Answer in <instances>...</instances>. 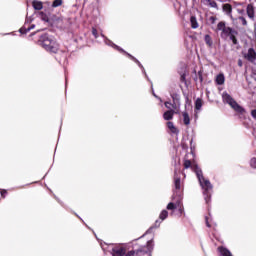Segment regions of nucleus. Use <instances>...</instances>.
<instances>
[{"label":"nucleus","instance_id":"36","mask_svg":"<svg viewBox=\"0 0 256 256\" xmlns=\"http://www.w3.org/2000/svg\"><path fill=\"white\" fill-rule=\"evenodd\" d=\"M101 247H102L103 251H107V247H105V246H101Z\"/></svg>","mask_w":256,"mask_h":256},{"label":"nucleus","instance_id":"28","mask_svg":"<svg viewBox=\"0 0 256 256\" xmlns=\"http://www.w3.org/2000/svg\"><path fill=\"white\" fill-rule=\"evenodd\" d=\"M128 56H129L130 59H133V61H135L136 63H138L139 67H143V66L141 65V63H140L135 57L131 56V54H128Z\"/></svg>","mask_w":256,"mask_h":256},{"label":"nucleus","instance_id":"21","mask_svg":"<svg viewBox=\"0 0 256 256\" xmlns=\"http://www.w3.org/2000/svg\"><path fill=\"white\" fill-rule=\"evenodd\" d=\"M166 109H169V111L173 110V109H177V105H173L170 102H165L164 103Z\"/></svg>","mask_w":256,"mask_h":256},{"label":"nucleus","instance_id":"32","mask_svg":"<svg viewBox=\"0 0 256 256\" xmlns=\"http://www.w3.org/2000/svg\"><path fill=\"white\" fill-rule=\"evenodd\" d=\"M251 115L254 119H256V109L251 111Z\"/></svg>","mask_w":256,"mask_h":256},{"label":"nucleus","instance_id":"5","mask_svg":"<svg viewBox=\"0 0 256 256\" xmlns=\"http://www.w3.org/2000/svg\"><path fill=\"white\" fill-rule=\"evenodd\" d=\"M112 256H123L129 251V246H109Z\"/></svg>","mask_w":256,"mask_h":256},{"label":"nucleus","instance_id":"22","mask_svg":"<svg viewBox=\"0 0 256 256\" xmlns=\"http://www.w3.org/2000/svg\"><path fill=\"white\" fill-rule=\"evenodd\" d=\"M169 215V212H167V210H163L161 213H160V219L161 221H165V218L168 217Z\"/></svg>","mask_w":256,"mask_h":256},{"label":"nucleus","instance_id":"38","mask_svg":"<svg viewBox=\"0 0 256 256\" xmlns=\"http://www.w3.org/2000/svg\"><path fill=\"white\" fill-rule=\"evenodd\" d=\"M154 97H157V95H156V94H154Z\"/></svg>","mask_w":256,"mask_h":256},{"label":"nucleus","instance_id":"14","mask_svg":"<svg viewBox=\"0 0 256 256\" xmlns=\"http://www.w3.org/2000/svg\"><path fill=\"white\" fill-rule=\"evenodd\" d=\"M32 5H33L34 9H36V11H41V9H43V2H41V1L35 0L32 2Z\"/></svg>","mask_w":256,"mask_h":256},{"label":"nucleus","instance_id":"17","mask_svg":"<svg viewBox=\"0 0 256 256\" xmlns=\"http://www.w3.org/2000/svg\"><path fill=\"white\" fill-rule=\"evenodd\" d=\"M217 85H223L225 83V75L219 74L216 76Z\"/></svg>","mask_w":256,"mask_h":256},{"label":"nucleus","instance_id":"8","mask_svg":"<svg viewBox=\"0 0 256 256\" xmlns=\"http://www.w3.org/2000/svg\"><path fill=\"white\" fill-rule=\"evenodd\" d=\"M181 207H182L181 200H178L176 203L170 202L167 205L168 211H173L175 209H179L180 213L182 211Z\"/></svg>","mask_w":256,"mask_h":256},{"label":"nucleus","instance_id":"3","mask_svg":"<svg viewBox=\"0 0 256 256\" xmlns=\"http://www.w3.org/2000/svg\"><path fill=\"white\" fill-rule=\"evenodd\" d=\"M222 98L224 103H228V105H230V107H232V109H234V111H237L238 113H243L245 110L243 109V107H241L239 104H237V102H235L233 100V98L231 97V95H229L227 92H224L222 94Z\"/></svg>","mask_w":256,"mask_h":256},{"label":"nucleus","instance_id":"2","mask_svg":"<svg viewBox=\"0 0 256 256\" xmlns=\"http://www.w3.org/2000/svg\"><path fill=\"white\" fill-rule=\"evenodd\" d=\"M39 43L43 49L49 51V53H57L59 51V44L53 37H49L47 34L42 35L39 39Z\"/></svg>","mask_w":256,"mask_h":256},{"label":"nucleus","instance_id":"20","mask_svg":"<svg viewBox=\"0 0 256 256\" xmlns=\"http://www.w3.org/2000/svg\"><path fill=\"white\" fill-rule=\"evenodd\" d=\"M201 107H203V101L198 98L195 102V109H197V111H199L201 109Z\"/></svg>","mask_w":256,"mask_h":256},{"label":"nucleus","instance_id":"34","mask_svg":"<svg viewBox=\"0 0 256 256\" xmlns=\"http://www.w3.org/2000/svg\"><path fill=\"white\" fill-rule=\"evenodd\" d=\"M206 225L207 227H211V224L209 223V217H206Z\"/></svg>","mask_w":256,"mask_h":256},{"label":"nucleus","instance_id":"6","mask_svg":"<svg viewBox=\"0 0 256 256\" xmlns=\"http://www.w3.org/2000/svg\"><path fill=\"white\" fill-rule=\"evenodd\" d=\"M174 183H175V189H176V191L174 192V195H178L181 199V193L179 192L181 191V178L177 177V172H175Z\"/></svg>","mask_w":256,"mask_h":256},{"label":"nucleus","instance_id":"29","mask_svg":"<svg viewBox=\"0 0 256 256\" xmlns=\"http://www.w3.org/2000/svg\"><path fill=\"white\" fill-rule=\"evenodd\" d=\"M205 41H206L207 45H211V36L206 35L205 36Z\"/></svg>","mask_w":256,"mask_h":256},{"label":"nucleus","instance_id":"26","mask_svg":"<svg viewBox=\"0 0 256 256\" xmlns=\"http://www.w3.org/2000/svg\"><path fill=\"white\" fill-rule=\"evenodd\" d=\"M238 20L240 21V23H241L242 25L247 26V19H245V17L240 16V17L238 18Z\"/></svg>","mask_w":256,"mask_h":256},{"label":"nucleus","instance_id":"23","mask_svg":"<svg viewBox=\"0 0 256 256\" xmlns=\"http://www.w3.org/2000/svg\"><path fill=\"white\" fill-rule=\"evenodd\" d=\"M39 17L40 19H42V21H45L47 23V21H49V17L47 16V14L40 12L39 13Z\"/></svg>","mask_w":256,"mask_h":256},{"label":"nucleus","instance_id":"4","mask_svg":"<svg viewBox=\"0 0 256 256\" xmlns=\"http://www.w3.org/2000/svg\"><path fill=\"white\" fill-rule=\"evenodd\" d=\"M153 249V240H150L147 242V246L142 247L138 250H132L129 251L127 254H125L124 256H135V255H145V253H149L151 252V250Z\"/></svg>","mask_w":256,"mask_h":256},{"label":"nucleus","instance_id":"9","mask_svg":"<svg viewBox=\"0 0 256 256\" xmlns=\"http://www.w3.org/2000/svg\"><path fill=\"white\" fill-rule=\"evenodd\" d=\"M246 13L252 21L255 19V7L253 4H248L246 7Z\"/></svg>","mask_w":256,"mask_h":256},{"label":"nucleus","instance_id":"18","mask_svg":"<svg viewBox=\"0 0 256 256\" xmlns=\"http://www.w3.org/2000/svg\"><path fill=\"white\" fill-rule=\"evenodd\" d=\"M184 125H190L191 119L189 118V114L187 112L182 113Z\"/></svg>","mask_w":256,"mask_h":256},{"label":"nucleus","instance_id":"15","mask_svg":"<svg viewBox=\"0 0 256 256\" xmlns=\"http://www.w3.org/2000/svg\"><path fill=\"white\" fill-rule=\"evenodd\" d=\"M190 23L192 29H198L199 28V22H197V18L195 16H191Z\"/></svg>","mask_w":256,"mask_h":256},{"label":"nucleus","instance_id":"13","mask_svg":"<svg viewBox=\"0 0 256 256\" xmlns=\"http://www.w3.org/2000/svg\"><path fill=\"white\" fill-rule=\"evenodd\" d=\"M31 29H35V25L29 26V24H25L22 28H20V33L22 34L29 33Z\"/></svg>","mask_w":256,"mask_h":256},{"label":"nucleus","instance_id":"24","mask_svg":"<svg viewBox=\"0 0 256 256\" xmlns=\"http://www.w3.org/2000/svg\"><path fill=\"white\" fill-rule=\"evenodd\" d=\"M226 27L227 26H225V22H219L218 25H217V30L218 31H224Z\"/></svg>","mask_w":256,"mask_h":256},{"label":"nucleus","instance_id":"19","mask_svg":"<svg viewBox=\"0 0 256 256\" xmlns=\"http://www.w3.org/2000/svg\"><path fill=\"white\" fill-rule=\"evenodd\" d=\"M223 11H225V13H227V15H231V12L233 11L231 4H224Z\"/></svg>","mask_w":256,"mask_h":256},{"label":"nucleus","instance_id":"25","mask_svg":"<svg viewBox=\"0 0 256 256\" xmlns=\"http://www.w3.org/2000/svg\"><path fill=\"white\" fill-rule=\"evenodd\" d=\"M63 4L62 0H54L52 7H60Z\"/></svg>","mask_w":256,"mask_h":256},{"label":"nucleus","instance_id":"33","mask_svg":"<svg viewBox=\"0 0 256 256\" xmlns=\"http://www.w3.org/2000/svg\"><path fill=\"white\" fill-rule=\"evenodd\" d=\"M1 195H2V197H5V195H7V190H2Z\"/></svg>","mask_w":256,"mask_h":256},{"label":"nucleus","instance_id":"16","mask_svg":"<svg viewBox=\"0 0 256 256\" xmlns=\"http://www.w3.org/2000/svg\"><path fill=\"white\" fill-rule=\"evenodd\" d=\"M222 35H224L225 37H231L233 35V29H231L230 27L224 28V30L222 31Z\"/></svg>","mask_w":256,"mask_h":256},{"label":"nucleus","instance_id":"1","mask_svg":"<svg viewBox=\"0 0 256 256\" xmlns=\"http://www.w3.org/2000/svg\"><path fill=\"white\" fill-rule=\"evenodd\" d=\"M184 167H185V169H189V167H191L193 169V171L196 173V175L198 177V181L203 189L204 199H205L206 203H209V199L211 197V191L213 189L211 182L208 179H205V177H203V171H201V169H199V166L191 165V162L189 160H186L184 162Z\"/></svg>","mask_w":256,"mask_h":256},{"label":"nucleus","instance_id":"30","mask_svg":"<svg viewBox=\"0 0 256 256\" xmlns=\"http://www.w3.org/2000/svg\"><path fill=\"white\" fill-rule=\"evenodd\" d=\"M230 39H231L232 43H234V45H237V38H235V35L232 34L230 36Z\"/></svg>","mask_w":256,"mask_h":256},{"label":"nucleus","instance_id":"37","mask_svg":"<svg viewBox=\"0 0 256 256\" xmlns=\"http://www.w3.org/2000/svg\"><path fill=\"white\" fill-rule=\"evenodd\" d=\"M181 80H182V81H185V76H181Z\"/></svg>","mask_w":256,"mask_h":256},{"label":"nucleus","instance_id":"10","mask_svg":"<svg viewBox=\"0 0 256 256\" xmlns=\"http://www.w3.org/2000/svg\"><path fill=\"white\" fill-rule=\"evenodd\" d=\"M201 3L206 7H212V9H217V2L213 0H201Z\"/></svg>","mask_w":256,"mask_h":256},{"label":"nucleus","instance_id":"39","mask_svg":"<svg viewBox=\"0 0 256 256\" xmlns=\"http://www.w3.org/2000/svg\"><path fill=\"white\" fill-rule=\"evenodd\" d=\"M151 256V255H150Z\"/></svg>","mask_w":256,"mask_h":256},{"label":"nucleus","instance_id":"35","mask_svg":"<svg viewBox=\"0 0 256 256\" xmlns=\"http://www.w3.org/2000/svg\"><path fill=\"white\" fill-rule=\"evenodd\" d=\"M238 66L243 67V61L242 60H238Z\"/></svg>","mask_w":256,"mask_h":256},{"label":"nucleus","instance_id":"31","mask_svg":"<svg viewBox=\"0 0 256 256\" xmlns=\"http://www.w3.org/2000/svg\"><path fill=\"white\" fill-rule=\"evenodd\" d=\"M92 34L95 37V39H97V37H99V35L97 33V29H95V28L92 29Z\"/></svg>","mask_w":256,"mask_h":256},{"label":"nucleus","instance_id":"7","mask_svg":"<svg viewBox=\"0 0 256 256\" xmlns=\"http://www.w3.org/2000/svg\"><path fill=\"white\" fill-rule=\"evenodd\" d=\"M245 59H247V61H250L251 63H253V61H255L256 59V52L255 49L250 48L247 52V54L244 55Z\"/></svg>","mask_w":256,"mask_h":256},{"label":"nucleus","instance_id":"12","mask_svg":"<svg viewBox=\"0 0 256 256\" xmlns=\"http://www.w3.org/2000/svg\"><path fill=\"white\" fill-rule=\"evenodd\" d=\"M167 127L171 133H174L175 135L179 134V129L175 127V124H173V122H167Z\"/></svg>","mask_w":256,"mask_h":256},{"label":"nucleus","instance_id":"11","mask_svg":"<svg viewBox=\"0 0 256 256\" xmlns=\"http://www.w3.org/2000/svg\"><path fill=\"white\" fill-rule=\"evenodd\" d=\"M174 115H175V110H168L164 112L163 119H165V121H171Z\"/></svg>","mask_w":256,"mask_h":256},{"label":"nucleus","instance_id":"27","mask_svg":"<svg viewBox=\"0 0 256 256\" xmlns=\"http://www.w3.org/2000/svg\"><path fill=\"white\" fill-rule=\"evenodd\" d=\"M250 166L253 168V169H256V158H252L250 160Z\"/></svg>","mask_w":256,"mask_h":256}]
</instances>
